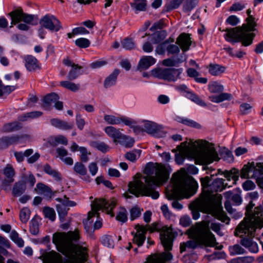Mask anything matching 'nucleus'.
Instances as JSON below:
<instances>
[{
  "instance_id": "obj_29",
  "label": "nucleus",
  "mask_w": 263,
  "mask_h": 263,
  "mask_svg": "<svg viewBox=\"0 0 263 263\" xmlns=\"http://www.w3.org/2000/svg\"><path fill=\"white\" fill-rule=\"evenodd\" d=\"M56 152L60 159L66 164L72 165L73 163V159L69 157H67L68 154V151L63 147L57 148Z\"/></svg>"
},
{
  "instance_id": "obj_53",
  "label": "nucleus",
  "mask_w": 263,
  "mask_h": 263,
  "mask_svg": "<svg viewBox=\"0 0 263 263\" xmlns=\"http://www.w3.org/2000/svg\"><path fill=\"white\" fill-rule=\"evenodd\" d=\"M21 124L17 122L5 124L3 127V130L5 132H11L20 129Z\"/></svg>"
},
{
  "instance_id": "obj_37",
  "label": "nucleus",
  "mask_w": 263,
  "mask_h": 263,
  "mask_svg": "<svg viewBox=\"0 0 263 263\" xmlns=\"http://www.w3.org/2000/svg\"><path fill=\"white\" fill-rule=\"evenodd\" d=\"M226 68L218 64H210L209 66V72L213 76H219L224 72Z\"/></svg>"
},
{
  "instance_id": "obj_25",
  "label": "nucleus",
  "mask_w": 263,
  "mask_h": 263,
  "mask_svg": "<svg viewBox=\"0 0 263 263\" xmlns=\"http://www.w3.org/2000/svg\"><path fill=\"white\" fill-rule=\"evenodd\" d=\"M176 43L183 51H186L189 49L191 46V37L188 34L182 33L177 38Z\"/></svg>"
},
{
  "instance_id": "obj_40",
  "label": "nucleus",
  "mask_w": 263,
  "mask_h": 263,
  "mask_svg": "<svg viewBox=\"0 0 263 263\" xmlns=\"http://www.w3.org/2000/svg\"><path fill=\"white\" fill-rule=\"evenodd\" d=\"M166 34L164 30L156 32L151 36V41L154 44L159 43L165 38Z\"/></svg>"
},
{
  "instance_id": "obj_12",
  "label": "nucleus",
  "mask_w": 263,
  "mask_h": 263,
  "mask_svg": "<svg viewBox=\"0 0 263 263\" xmlns=\"http://www.w3.org/2000/svg\"><path fill=\"white\" fill-rule=\"evenodd\" d=\"M141 123L142 129L146 133L157 138H162L166 136V132L162 125L145 120H142Z\"/></svg>"
},
{
  "instance_id": "obj_49",
  "label": "nucleus",
  "mask_w": 263,
  "mask_h": 263,
  "mask_svg": "<svg viewBox=\"0 0 263 263\" xmlns=\"http://www.w3.org/2000/svg\"><path fill=\"white\" fill-rule=\"evenodd\" d=\"M176 120L180 123L183 124L190 126L191 127L198 128L200 127V125L196 122L181 117H176Z\"/></svg>"
},
{
  "instance_id": "obj_48",
  "label": "nucleus",
  "mask_w": 263,
  "mask_h": 263,
  "mask_svg": "<svg viewBox=\"0 0 263 263\" xmlns=\"http://www.w3.org/2000/svg\"><path fill=\"white\" fill-rule=\"evenodd\" d=\"M42 115V112L39 111H34L27 112L19 117V120L22 121L28 120L29 119H34Z\"/></svg>"
},
{
  "instance_id": "obj_36",
  "label": "nucleus",
  "mask_w": 263,
  "mask_h": 263,
  "mask_svg": "<svg viewBox=\"0 0 263 263\" xmlns=\"http://www.w3.org/2000/svg\"><path fill=\"white\" fill-rule=\"evenodd\" d=\"M209 99L214 103H220L225 100H230L232 99V96L230 93H221L218 96H211L209 97Z\"/></svg>"
},
{
  "instance_id": "obj_54",
  "label": "nucleus",
  "mask_w": 263,
  "mask_h": 263,
  "mask_svg": "<svg viewBox=\"0 0 263 263\" xmlns=\"http://www.w3.org/2000/svg\"><path fill=\"white\" fill-rule=\"evenodd\" d=\"M10 238L19 247H23L24 246L23 239L19 236V234L15 231H11Z\"/></svg>"
},
{
  "instance_id": "obj_23",
  "label": "nucleus",
  "mask_w": 263,
  "mask_h": 263,
  "mask_svg": "<svg viewBox=\"0 0 263 263\" xmlns=\"http://www.w3.org/2000/svg\"><path fill=\"white\" fill-rule=\"evenodd\" d=\"M24 137L28 138L27 136H14L11 137H3L0 139V148L4 149L11 144L20 142Z\"/></svg>"
},
{
  "instance_id": "obj_6",
  "label": "nucleus",
  "mask_w": 263,
  "mask_h": 263,
  "mask_svg": "<svg viewBox=\"0 0 263 263\" xmlns=\"http://www.w3.org/2000/svg\"><path fill=\"white\" fill-rule=\"evenodd\" d=\"M192 210L193 218L198 219L200 217L199 211L211 215L213 217L229 223V219L227 217L222 210L221 204L213 201L208 198L198 199L192 202L190 205Z\"/></svg>"
},
{
  "instance_id": "obj_21",
  "label": "nucleus",
  "mask_w": 263,
  "mask_h": 263,
  "mask_svg": "<svg viewBox=\"0 0 263 263\" xmlns=\"http://www.w3.org/2000/svg\"><path fill=\"white\" fill-rule=\"evenodd\" d=\"M251 11L248 9V46L252 43L253 40L255 36V33L253 31L255 30L256 23L254 18L250 15Z\"/></svg>"
},
{
  "instance_id": "obj_61",
  "label": "nucleus",
  "mask_w": 263,
  "mask_h": 263,
  "mask_svg": "<svg viewBox=\"0 0 263 263\" xmlns=\"http://www.w3.org/2000/svg\"><path fill=\"white\" fill-rule=\"evenodd\" d=\"M122 47L126 50H131L135 48V43L134 41L131 39L126 38L124 39L121 42Z\"/></svg>"
},
{
  "instance_id": "obj_33",
  "label": "nucleus",
  "mask_w": 263,
  "mask_h": 263,
  "mask_svg": "<svg viewBox=\"0 0 263 263\" xmlns=\"http://www.w3.org/2000/svg\"><path fill=\"white\" fill-rule=\"evenodd\" d=\"M35 190L38 194L44 195L47 197H51L53 195L51 189L42 183H37Z\"/></svg>"
},
{
  "instance_id": "obj_16",
  "label": "nucleus",
  "mask_w": 263,
  "mask_h": 263,
  "mask_svg": "<svg viewBox=\"0 0 263 263\" xmlns=\"http://www.w3.org/2000/svg\"><path fill=\"white\" fill-rule=\"evenodd\" d=\"M40 23L44 27L52 31L57 32L62 28L60 21L53 15L44 16Z\"/></svg>"
},
{
  "instance_id": "obj_4",
  "label": "nucleus",
  "mask_w": 263,
  "mask_h": 263,
  "mask_svg": "<svg viewBox=\"0 0 263 263\" xmlns=\"http://www.w3.org/2000/svg\"><path fill=\"white\" fill-rule=\"evenodd\" d=\"M180 154H176L175 161L179 165L182 164L185 158L194 159L199 164H210L219 158L213 144L208 143L203 148L197 146L195 144L190 146L182 143L178 146Z\"/></svg>"
},
{
  "instance_id": "obj_60",
  "label": "nucleus",
  "mask_w": 263,
  "mask_h": 263,
  "mask_svg": "<svg viewBox=\"0 0 263 263\" xmlns=\"http://www.w3.org/2000/svg\"><path fill=\"white\" fill-rule=\"evenodd\" d=\"M45 217L49 218L51 221H54L55 218V213L53 209L49 207H45L43 210Z\"/></svg>"
},
{
  "instance_id": "obj_63",
  "label": "nucleus",
  "mask_w": 263,
  "mask_h": 263,
  "mask_svg": "<svg viewBox=\"0 0 263 263\" xmlns=\"http://www.w3.org/2000/svg\"><path fill=\"white\" fill-rule=\"evenodd\" d=\"M75 44L80 48H85L89 46L90 42L86 38L81 37L75 41Z\"/></svg>"
},
{
  "instance_id": "obj_39",
  "label": "nucleus",
  "mask_w": 263,
  "mask_h": 263,
  "mask_svg": "<svg viewBox=\"0 0 263 263\" xmlns=\"http://www.w3.org/2000/svg\"><path fill=\"white\" fill-rule=\"evenodd\" d=\"M25 189V184L20 182H16L12 188V195L15 197L20 196L24 193Z\"/></svg>"
},
{
  "instance_id": "obj_34",
  "label": "nucleus",
  "mask_w": 263,
  "mask_h": 263,
  "mask_svg": "<svg viewBox=\"0 0 263 263\" xmlns=\"http://www.w3.org/2000/svg\"><path fill=\"white\" fill-rule=\"evenodd\" d=\"M74 171L78 174L84 176V179L87 180L89 179V177L87 175V171L85 166L80 162H76L73 166Z\"/></svg>"
},
{
  "instance_id": "obj_46",
  "label": "nucleus",
  "mask_w": 263,
  "mask_h": 263,
  "mask_svg": "<svg viewBox=\"0 0 263 263\" xmlns=\"http://www.w3.org/2000/svg\"><path fill=\"white\" fill-rule=\"evenodd\" d=\"M90 145L103 153H106L109 149L108 145L103 142L93 141L91 143Z\"/></svg>"
},
{
  "instance_id": "obj_41",
  "label": "nucleus",
  "mask_w": 263,
  "mask_h": 263,
  "mask_svg": "<svg viewBox=\"0 0 263 263\" xmlns=\"http://www.w3.org/2000/svg\"><path fill=\"white\" fill-rule=\"evenodd\" d=\"M120 116H115L110 114H105L103 117L104 122L110 125H119Z\"/></svg>"
},
{
  "instance_id": "obj_13",
  "label": "nucleus",
  "mask_w": 263,
  "mask_h": 263,
  "mask_svg": "<svg viewBox=\"0 0 263 263\" xmlns=\"http://www.w3.org/2000/svg\"><path fill=\"white\" fill-rule=\"evenodd\" d=\"M136 229L137 232L134 234L133 242L137 245L138 247H141L145 240V234L147 231L153 232L156 230L157 229V224H155L153 226H148L147 227L137 225Z\"/></svg>"
},
{
  "instance_id": "obj_44",
  "label": "nucleus",
  "mask_w": 263,
  "mask_h": 263,
  "mask_svg": "<svg viewBox=\"0 0 263 263\" xmlns=\"http://www.w3.org/2000/svg\"><path fill=\"white\" fill-rule=\"evenodd\" d=\"M141 151L140 149H134L125 154V158L131 161H136L140 156Z\"/></svg>"
},
{
  "instance_id": "obj_19",
  "label": "nucleus",
  "mask_w": 263,
  "mask_h": 263,
  "mask_svg": "<svg viewBox=\"0 0 263 263\" xmlns=\"http://www.w3.org/2000/svg\"><path fill=\"white\" fill-rule=\"evenodd\" d=\"M247 211L245 213V217L243 221L237 227L235 235L241 238L240 243L241 246L247 248V239L246 238V234L247 233Z\"/></svg>"
},
{
  "instance_id": "obj_7",
  "label": "nucleus",
  "mask_w": 263,
  "mask_h": 263,
  "mask_svg": "<svg viewBox=\"0 0 263 263\" xmlns=\"http://www.w3.org/2000/svg\"><path fill=\"white\" fill-rule=\"evenodd\" d=\"M250 201L248 204V237L253 235L256 229L259 226L260 216H261V207H255L253 211L252 209L256 205L259 195L257 191L252 192L248 194Z\"/></svg>"
},
{
  "instance_id": "obj_57",
  "label": "nucleus",
  "mask_w": 263,
  "mask_h": 263,
  "mask_svg": "<svg viewBox=\"0 0 263 263\" xmlns=\"http://www.w3.org/2000/svg\"><path fill=\"white\" fill-rule=\"evenodd\" d=\"M79 151L80 153V158L82 162L86 163L89 160V156L91 155V153L85 147H80Z\"/></svg>"
},
{
  "instance_id": "obj_62",
  "label": "nucleus",
  "mask_w": 263,
  "mask_h": 263,
  "mask_svg": "<svg viewBox=\"0 0 263 263\" xmlns=\"http://www.w3.org/2000/svg\"><path fill=\"white\" fill-rule=\"evenodd\" d=\"M30 211L27 208L22 209L20 213V218L22 222L26 223L29 219Z\"/></svg>"
},
{
  "instance_id": "obj_56",
  "label": "nucleus",
  "mask_w": 263,
  "mask_h": 263,
  "mask_svg": "<svg viewBox=\"0 0 263 263\" xmlns=\"http://www.w3.org/2000/svg\"><path fill=\"white\" fill-rule=\"evenodd\" d=\"M59 97L55 93H51L46 95L44 98V102L46 105L54 104L55 102L59 100Z\"/></svg>"
},
{
  "instance_id": "obj_1",
  "label": "nucleus",
  "mask_w": 263,
  "mask_h": 263,
  "mask_svg": "<svg viewBox=\"0 0 263 263\" xmlns=\"http://www.w3.org/2000/svg\"><path fill=\"white\" fill-rule=\"evenodd\" d=\"M79 239L77 231L55 233L53 235V242L58 251L67 258L63 259L54 251L48 252L41 249L39 258L43 263H84L87 258L86 249L74 243Z\"/></svg>"
},
{
  "instance_id": "obj_43",
  "label": "nucleus",
  "mask_w": 263,
  "mask_h": 263,
  "mask_svg": "<svg viewBox=\"0 0 263 263\" xmlns=\"http://www.w3.org/2000/svg\"><path fill=\"white\" fill-rule=\"evenodd\" d=\"M224 196L227 199L232 201L236 205H239L241 203V198L238 194H233L231 192H227L224 193Z\"/></svg>"
},
{
  "instance_id": "obj_38",
  "label": "nucleus",
  "mask_w": 263,
  "mask_h": 263,
  "mask_svg": "<svg viewBox=\"0 0 263 263\" xmlns=\"http://www.w3.org/2000/svg\"><path fill=\"white\" fill-rule=\"evenodd\" d=\"M117 142L126 147H131L135 143V140L129 136L122 134Z\"/></svg>"
},
{
  "instance_id": "obj_42",
  "label": "nucleus",
  "mask_w": 263,
  "mask_h": 263,
  "mask_svg": "<svg viewBox=\"0 0 263 263\" xmlns=\"http://www.w3.org/2000/svg\"><path fill=\"white\" fill-rule=\"evenodd\" d=\"M60 85L73 92L77 91L80 89V85L79 84H75L70 81H61L60 82Z\"/></svg>"
},
{
  "instance_id": "obj_11",
  "label": "nucleus",
  "mask_w": 263,
  "mask_h": 263,
  "mask_svg": "<svg viewBox=\"0 0 263 263\" xmlns=\"http://www.w3.org/2000/svg\"><path fill=\"white\" fill-rule=\"evenodd\" d=\"M182 68H157L152 70V74L156 78L168 81H175L182 72Z\"/></svg>"
},
{
  "instance_id": "obj_50",
  "label": "nucleus",
  "mask_w": 263,
  "mask_h": 263,
  "mask_svg": "<svg viewBox=\"0 0 263 263\" xmlns=\"http://www.w3.org/2000/svg\"><path fill=\"white\" fill-rule=\"evenodd\" d=\"M132 8L136 11H144L146 6V0H135L134 2L131 4Z\"/></svg>"
},
{
  "instance_id": "obj_51",
  "label": "nucleus",
  "mask_w": 263,
  "mask_h": 263,
  "mask_svg": "<svg viewBox=\"0 0 263 263\" xmlns=\"http://www.w3.org/2000/svg\"><path fill=\"white\" fill-rule=\"evenodd\" d=\"M183 10L184 12H189L193 10L198 4V0H184Z\"/></svg>"
},
{
  "instance_id": "obj_14",
  "label": "nucleus",
  "mask_w": 263,
  "mask_h": 263,
  "mask_svg": "<svg viewBox=\"0 0 263 263\" xmlns=\"http://www.w3.org/2000/svg\"><path fill=\"white\" fill-rule=\"evenodd\" d=\"M11 18L10 27H12L13 25L19 23L21 21H23L27 24H32L34 16L33 15L27 14L23 13L21 9H17L9 13Z\"/></svg>"
},
{
  "instance_id": "obj_27",
  "label": "nucleus",
  "mask_w": 263,
  "mask_h": 263,
  "mask_svg": "<svg viewBox=\"0 0 263 263\" xmlns=\"http://www.w3.org/2000/svg\"><path fill=\"white\" fill-rule=\"evenodd\" d=\"M106 134L113 139L115 143H117L122 135V133L118 129L112 126H108L104 128Z\"/></svg>"
},
{
  "instance_id": "obj_59",
  "label": "nucleus",
  "mask_w": 263,
  "mask_h": 263,
  "mask_svg": "<svg viewBox=\"0 0 263 263\" xmlns=\"http://www.w3.org/2000/svg\"><path fill=\"white\" fill-rule=\"evenodd\" d=\"M119 120V124L122 123L130 128H134V125L136 124V122L135 120L123 116H120Z\"/></svg>"
},
{
  "instance_id": "obj_9",
  "label": "nucleus",
  "mask_w": 263,
  "mask_h": 263,
  "mask_svg": "<svg viewBox=\"0 0 263 263\" xmlns=\"http://www.w3.org/2000/svg\"><path fill=\"white\" fill-rule=\"evenodd\" d=\"M225 35L226 40L235 43L241 42L244 46H247V25L244 24L241 26L227 29Z\"/></svg>"
},
{
  "instance_id": "obj_15",
  "label": "nucleus",
  "mask_w": 263,
  "mask_h": 263,
  "mask_svg": "<svg viewBox=\"0 0 263 263\" xmlns=\"http://www.w3.org/2000/svg\"><path fill=\"white\" fill-rule=\"evenodd\" d=\"M174 234L171 227H164L160 232V239L165 251L172 249Z\"/></svg>"
},
{
  "instance_id": "obj_55",
  "label": "nucleus",
  "mask_w": 263,
  "mask_h": 263,
  "mask_svg": "<svg viewBox=\"0 0 263 263\" xmlns=\"http://www.w3.org/2000/svg\"><path fill=\"white\" fill-rule=\"evenodd\" d=\"M209 91L211 93H219L223 91V87L216 82H213L210 83L208 85Z\"/></svg>"
},
{
  "instance_id": "obj_20",
  "label": "nucleus",
  "mask_w": 263,
  "mask_h": 263,
  "mask_svg": "<svg viewBox=\"0 0 263 263\" xmlns=\"http://www.w3.org/2000/svg\"><path fill=\"white\" fill-rule=\"evenodd\" d=\"M63 63L66 66L71 67V68L67 75V79L69 80H74L81 74L80 70L82 68V67L78 64L73 63L69 58L64 59L63 60Z\"/></svg>"
},
{
  "instance_id": "obj_64",
  "label": "nucleus",
  "mask_w": 263,
  "mask_h": 263,
  "mask_svg": "<svg viewBox=\"0 0 263 263\" xmlns=\"http://www.w3.org/2000/svg\"><path fill=\"white\" fill-rule=\"evenodd\" d=\"M101 242L104 246L108 248H113L114 247V241L111 236L105 235L102 237Z\"/></svg>"
},
{
  "instance_id": "obj_58",
  "label": "nucleus",
  "mask_w": 263,
  "mask_h": 263,
  "mask_svg": "<svg viewBox=\"0 0 263 263\" xmlns=\"http://www.w3.org/2000/svg\"><path fill=\"white\" fill-rule=\"evenodd\" d=\"M229 251L231 255H239L245 252V249L239 244L229 247Z\"/></svg>"
},
{
  "instance_id": "obj_24",
  "label": "nucleus",
  "mask_w": 263,
  "mask_h": 263,
  "mask_svg": "<svg viewBox=\"0 0 263 263\" xmlns=\"http://www.w3.org/2000/svg\"><path fill=\"white\" fill-rule=\"evenodd\" d=\"M156 60L152 56H143L140 60L137 69L140 71L146 70L155 64Z\"/></svg>"
},
{
  "instance_id": "obj_30",
  "label": "nucleus",
  "mask_w": 263,
  "mask_h": 263,
  "mask_svg": "<svg viewBox=\"0 0 263 263\" xmlns=\"http://www.w3.org/2000/svg\"><path fill=\"white\" fill-rule=\"evenodd\" d=\"M215 217L211 218L209 215H206L204 218V220L200 223H198V224H203L205 221H206L207 223H209V231H210V229H211L213 231L216 232L217 234L222 236L223 234L220 232V227L219 223H215V222H211L212 221L213 218ZM211 233V232L210 231Z\"/></svg>"
},
{
  "instance_id": "obj_26",
  "label": "nucleus",
  "mask_w": 263,
  "mask_h": 263,
  "mask_svg": "<svg viewBox=\"0 0 263 263\" xmlns=\"http://www.w3.org/2000/svg\"><path fill=\"white\" fill-rule=\"evenodd\" d=\"M25 66L28 71H34L40 69L37 59L32 55H27L24 58Z\"/></svg>"
},
{
  "instance_id": "obj_28",
  "label": "nucleus",
  "mask_w": 263,
  "mask_h": 263,
  "mask_svg": "<svg viewBox=\"0 0 263 263\" xmlns=\"http://www.w3.org/2000/svg\"><path fill=\"white\" fill-rule=\"evenodd\" d=\"M120 73L119 69H115L108 76H107L104 81V87L106 88H109L115 85L117 77Z\"/></svg>"
},
{
  "instance_id": "obj_2",
  "label": "nucleus",
  "mask_w": 263,
  "mask_h": 263,
  "mask_svg": "<svg viewBox=\"0 0 263 263\" xmlns=\"http://www.w3.org/2000/svg\"><path fill=\"white\" fill-rule=\"evenodd\" d=\"M151 171H145L146 176H143L137 173L133 178V180L129 182L128 187L130 193L136 197L140 195L151 197L154 199L159 196L158 192L155 190L156 186L164 183L168 178V174L165 166L160 164H156Z\"/></svg>"
},
{
  "instance_id": "obj_17",
  "label": "nucleus",
  "mask_w": 263,
  "mask_h": 263,
  "mask_svg": "<svg viewBox=\"0 0 263 263\" xmlns=\"http://www.w3.org/2000/svg\"><path fill=\"white\" fill-rule=\"evenodd\" d=\"M55 200L60 203L57 205V210L61 220H63L67 214L68 207L74 206L76 203L72 201H70L64 196L63 198H57Z\"/></svg>"
},
{
  "instance_id": "obj_52",
  "label": "nucleus",
  "mask_w": 263,
  "mask_h": 263,
  "mask_svg": "<svg viewBox=\"0 0 263 263\" xmlns=\"http://www.w3.org/2000/svg\"><path fill=\"white\" fill-rule=\"evenodd\" d=\"M183 1L184 0H172L167 2L166 3L165 6L166 10L167 11H170L173 9L179 8Z\"/></svg>"
},
{
  "instance_id": "obj_18",
  "label": "nucleus",
  "mask_w": 263,
  "mask_h": 263,
  "mask_svg": "<svg viewBox=\"0 0 263 263\" xmlns=\"http://www.w3.org/2000/svg\"><path fill=\"white\" fill-rule=\"evenodd\" d=\"M177 89L181 91L184 93V96L187 98L191 100L197 105L205 107L206 106V103L202 100L196 94L194 93L192 91L189 90V88L185 85H181L177 87Z\"/></svg>"
},
{
  "instance_id": "obj_45",
  "label": "nucleus",
  "mask_w": 263,
  "mask_h": 263,
  "mask_svg": "<svg viewBox=\"0 0 263 263\" xmlns=\"http://www.w3.org/2000/svg\"><path fill=\"white\" fill-rule=\"evenodd\" d=\"M33 151L32 149H28L24 153L22 152H16L14 153V156L18 162H22L25 157H28L33 154Z\"/></svg>"
},
{
  "instance_id": "obj_47",
  "label": "nucleus",
  "mask_w": 263,
  "mask_h": 263,
  "mask_svg": "<svg viewBox=\"0 0 263 263\" xmlns=\"http://www.w3.org/2000/svg\"><path fill=\"white\" fill-rule=\"evenodd\" d=\"M239 174V173L238 171L236 170H232L231 171H225L223 172L224 177L226 178L228 180H231V179H232L233 180V184L235 183L236 181L238 180Z\"/></svg>"
},
{
  "instance_id": "obj_22",
  "label": "nucleus",
  "mask_w": 263,
  "mask_h": 263,
  "mask_svg": "<svg viewBox=\"0 0 263 263\" xmlns=\"http://www.w3.org/2000/svg\"><path fill=\"white\" fill-rule=\"evenodd\" d=\"M3 174L5 177L2 182L3 185L5 186L10 185L14 182L13 177L15 175V171L11 165L7 164L3 170Z\"/></svg>"
},
{
  "instance_id": "obj_5",
  "label": "nucleus",
  "mask_w": 263,
  "mask_h": 263,
  "mask_svg": "<svg viewBox=\"0 0 263 263\" xmlns=\"http://www.w3.org/2000/svg\"><path fill=\"white\" fill-rule=\"evenodd\" d=\"M205 221L203 224H196L191 228L190 236L193 239L180 243V252L186 249H194L197 246L215 247L217 244L214 235L209 231V223Z\"/></svg>"
},
{
  "instance_id": "obj_8",
  "label": "nucleus",
  "mask_w": 263,
  "mask_h": 263,
  "mask_svg": "<svg viewBox=\"0 0 263 263\" xmlns=\"http://www.w3.org/2000/svg\"><path fill=\"white\" fill-rule=\"evenodd\" d=\"M116 205V200L115 199H111L109 200H106L103 198L95 199L91 204V211L88 213L87 221L91 223L92 221H90V219L95 215L98 217L99 214L98 212L99 210L104 211L107 214L110 215L111 217H113L114 214L112 212V210Z\"/></svg>"
},
{
  "instance_id": "obj_32",
  "label": "nucleus",
  "mask_w": 263,
  "mask_h": 263,
  "mask_svg": "<svg viewBox=\"0 0 263 263\" xmlns=\"http://www.w3.org/2000/svg\"><path fill=\"white\" fill-rule=\"evenodd\" d=\"M50 123L53 126L63 130H67L72 128V124H70L64 121L58 119H52L50 120Z\"/></svg>"
},
{
  "instance_id": "obj_10",
  "label": "nucleus",
  "mask_w": 263,
  "mask_h": 263,
  "mask_svg": "<svg viewBox=\"0 0 263 263\" xmlns=\"http://www.w3.org/2000/svg\"><path fill=\"white\" fill-rule=\"evenodd\" d=\"M254 178L263 192V163L248 162V179Z\"/></svg>"
},
{
  "instance_id": "obj_31",
  "label": "nucleus",
  "mask_w": 263,
  "mask_h": 263,
  "mask_svg": "<svg viewBox=\"0 0 263 263\" xmlns=\"http://www.w3.org/2000/svg\"><path fill=\"white\" fill-rule=\"evenodd\" d=\"M227 183H224V180L221 178L216 179L210 185V188L212 192H221L225 189Z\"/></svg>"
},
{
  "instance_id": "obj_3",
  "label": "nucleus",
  "mask_w": 263,
  "mask_h": 263,
  "mask_svg": "<svg viewBox=\"0 0 263 263\" xmlns=\"http://www.w3.org/2000/svg\"><path fill=\"white\" fill-rule=\"evenodd\" d=\"M198 187L197 182L192 177L187 179L180 174L174 175L171 185L166 188L165 195L168 200H174L172 205L174 209L181 210L183 206L176 199L191 197Z\"/></svg>"
},
{
  "instance_id": "obj_35",
  "label": "nucleus",
  "mask_w": 263,
  "mask_h": 263,
  "mask_svg": "<svg viewBox=\"0 0 263 263\" xmlns=\"http://www.w3.org/2000/svg\"><path fill=\"white\" fill-rule=\"evenodd\" d=\"M44 171L46 173L53 178L55 180L58 181L61 180L62 177L61 174L57 170L52 168L49 165H45Z\"/></svg>"
}]
</instances>
